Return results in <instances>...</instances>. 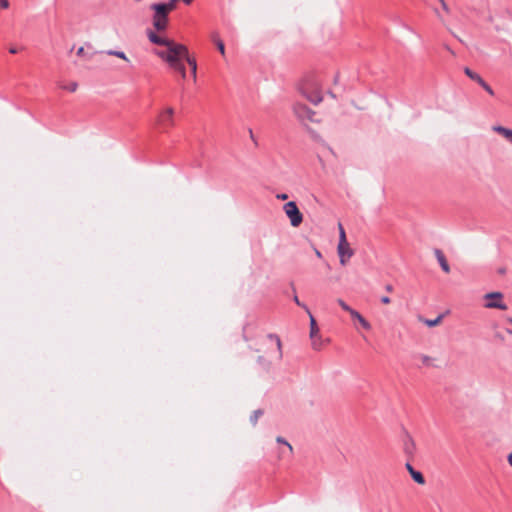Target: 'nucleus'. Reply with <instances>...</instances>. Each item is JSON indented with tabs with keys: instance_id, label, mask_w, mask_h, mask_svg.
Listing matches in <instances>:
<instances>
[{
	"instance_id": "obj_1",
	"label": "nucleus",
	"mask_w": 512,
	"mask_h": 512,
	"mask_svg": "<svg viewBox=\"0 0 512 512\" xmlns=\"http://www.w3.org/2000/svg\"><path fill=\"white\" fill-rule=\"evenodd\" d=\"M148 39L155 45L164 46L166 49H156L154 54L164 61L171 70L180 74L181 78L186 79L187 63L191 69V75L195 81L197 78V62L189 54L187 46L177 43L169 38L158 35L153 31H148Z\"/></svg>"
},
{
	"instance_id": "obj_2",
	"label": "nucleus",
	"mask_w": 512,
	"mask_h": 512,
	"mask_svg": "<svg viewBox=\"0 0 512 512\" xmlns=\"http://www.w3.org/2000/svg\"><path fill=\"white\" fill-rule=\"evenodd\" d=\"M299 91L303 97L314 105H318L323 100L321 87L315 78L303 80L299 85Z\"/></svg>"
},
{
	"instance_id": "obj_3",
	"label": "nucleus",
	"mask_w": 512,
	"mask_h": 512,
	"mask_svg": "<svg viewBox=\"0 0 512 512\" xmlns=\"http://www.w3.org/2000/svg\"><path fill=\"white\" fill-rule=\"evenodd\" d=\"M154 11L153 26L157 31H164L168 26V14L172 11V4L154 3L151 5Z\"/></svg>"
},
{
	"instance_id": "obj_4",
	"label": "nucleus",
	"mask_w": 512,
	"mask_h": 512,
	"mask_svg": "<svg viewBox=\"0 0 512 512\" xmlns=\"http://www.w3.org/2000/svg\"><path fill=\"white\" fill-rule=\"evenodd\" d=\"M175 125V109L173 107L167 106L158 112L155 126L159 132L168 133Z\"/></svg>"
},
{
	"instance_id": "obj_5",
	"label": "nucleus",
	"mask_w": 512,
	"mask_h": 512,
	"mask_svg": "<svg viewBox=\"0 0 512 512\" xmlns=\"http://www.w3.org/2000/svg\"><path fill=\"white\" fill-rule=\"evenodd\" d=\"M503 298L504 296L501 292H489L484 295V307L487 309L507 310L508 307L504 303Z\"/></svg>"
},
{
	"instance_id": "obj_6",
	"label": "nucleus",
	"mask_w": 512,
	"mask_h": 512,
	"mask_svg": "<svg viewBox=\"0 0 512 512\" xmlns=\"http://www.w3.org/2000/svg\"><path fill=\"white\" fill-rule=\"evenodd\" d=\"M283 210L293 227L300 226L303 221V215L294 201L287 202L283 206Z\"/></svg>"
},
{
	"instance_id": "obj_7",
	"label": "nucleus",
	"mask_w": 512,
	"mask_h": 512,
	"mask_svg": "<svg viewBox=\"0 0 512 512\" xmlns=\"http://www.w3.org/2000/svg\"><path fill=\"white\" fill-rule=\"evenodd\" d=\"M293 111L295 116L301 121V122H314V116L315 112L311 110L309 107H307L305 104L302 103H295L293 105Z\"/></svg>"
},
{
	"instance_id": "obj_8",
	"label": "nucleus",
	"mask_w": 512,
	"mask_h": 512,
	"mask_svg": "<svg viewBox=\"0 0 512 512\" xmlns=\"http://www.w3.org/2000/svg\"><path fill=\"white\" fill-rule=\"evenodd\" d=\"M464 73L466 76H468L471 80L475 81L477 84H479L489 95L494 96V90L492 87L476 72L471 70L468 67L464 68Z\"/></svg>"
},
{
	"instance_id": "obj_9",
	"label": "nucleus",
	"mask_w": 512,
	"mask_h": 512,
	"mask_svg": "<svg viewBox=\"0 0 512 512\" xmlns=\"http://www.w3.org/2000/svg\"><path fill=\"white\" fill-rule=\"evenodd\" d=\"M309 315V318H310V338L312 340V346L314 349H318L319 348V344H318V339L320 338L319 336V328L317 326V323H316V320L314 318V316L310 313L308 314Z\"/></svg>"
},
{
	"instance_id": "obj_10",
	"label": "nucleus",
	"mask_w": 512,
	"mask_h": 512,
	"mask_svg": "<svg viewBox=\"0 0 512 512\" xmlns=\"http://www.w3.org/2000/svg\"><path fill=\"white\" fill-rule=\"evenodd\" d=\"M337 252L340 258V263L342 265H346L347 260H349L354 254V251L350 248L349 243H347L346 246H343V248L338 245Z\"/></svg>"
},
{
	"instance_id": "obj_11",
	"label": "nucleus",
	"mask_w": 512,
	"mask_h": 512,
	"mask_svg": "<svg viewBox=\"0 0 512 512\" xmlns=\"http://www.w3.org/2000/svg\"><path fill=\"white\" fill-rule=\"evenodd\" d=\"M403 449L407 456L412 457L415 453L416 446L409 434H406L403 438Z\"/></svg>"
},
{
	"instance_id": "obj_12",
	"label": "nucleus",
	"mask_w": 512,
	"mask_h": 512,
	"mask_svg": "<svg viewBox=\"0 0 512 512\" xmlns=\"http://www.w3.org/2000/svg\"><path fill=\"white\" fill-rule=\"evenodd\" d=\"M406 468L416 483L425 484V478L420 471H416L410 463H406Z\"/></svg>"
},
{
	"instance_id": "obj_13",
	"label": "nucleus",
	"mask_w": 512,
	"mask_h": 512,
	"mask_svg": "<svg viewBox=\"0 0 512 512\" xmlns=\"http://www.w3.org/2000/svg\"><path fill=\"white\" fill-rule=\"evenodd\" d=\"M435 256H436L437 261L440 264L442 270L445 273H449L450 272V266H449V264H448V262L446 260L445 255L443 254V252L440 249H436L435 250Z\"/></svg>"
},
{
	"instance_id": "obj_14",
	"label": "nucleus",
	"mask_w": 512,
	"mask_h": 512,
	"mask_svg": "<svg viewBox=\"0 0 512 512\" xmlns=\"http://www.w3.org/2000/svg\"><path fill=\"white\" fill-rule=\"evenodd\" d=\"M350 316L359 322V324L365 329V330H370L371 329V325L370 323L358 312L356 311L355 309L351 312Z\"/></svg>"
},
{
	"instance_id": "obj_15",
	"label": "nucleus",
	"mask_w": 512,
	"mask_h": 512,
	"mask_svg": "<svg viewBox=\"0 0 512 512\" xmlns=\"http://www.w3.org/2000/svg\"><path fill=\"white\" fill-rule=\"evenodd\" d=\"M493 131L496 133L502 135L504 138H506L509 142L512 143V130L500 125L493 126Z\"/></svg>"
},
{
	"instance_id": "obj_16",
	"label": "nucleus",
	"mask_w": 512,
	"mask_h": 512,
	"mask_svg": "<svg viewBox=\"0 0 512 512\" xmlns=\"http://www.w3.org/2000/svg\"><path fill=\"white\" fill-rule=\"evenodd\" d=\"M211 39L217 46V49L221 53V55H225V45L224 42L220 39L219 34L217 32H213L211 34Z\"/></svg>"
},
{
	"instance_id": "obj_17",
	"label": "nucleus",
	"mask_w": 512,
	"mask_h": 512,
	"mask_svg": "<svg viewBox=\"0 0 512 512\" xmlns=\"http://www.w3.org/2000/svg\"><path fill=\"white\" fill-rule=\"evenodd\" d=\"M338 229H339V243L338 245H340L341 248H343V246H346L348 241H347V238H346V233H345V230L342 226L341 223L338 224Z\"/></svg>"
},
{
	"instance_id": "obj_18",
	"label": "nucleus",
	"mask_w": 512,
	"mask_h": 512,
	"mask_svg": "<svg viewBox=\"0 0 512 512\" xmlns=\"http://www.w3.org/2000/svg\"><path fill=\"white\" fill-rule=\"evenodd\" d=\"M338 229H339V243L338 245H340L341 248H343V246H346L348 241H347V238H346V233H345V230L342 226L341 223L338 224Z\"/></svg>"
},
{
	"instance_id": "obj_19",
	"label": "nucleus",
	"mask_w": 512,
	"mask_h": 512,
	"mask_svg": "<svg viewBox=\"0 0 512 512\" xmlns=\"http://www.w3.org/2000/svg\"><path fill=\"white\" fill-rule=\"evenodd\" d=\"M268 339L275 343L276 348H277L278 358H281L282 357V350H281L282 345H281L280 338L277 335L270 334V335H268Z\"/></svg>"
},
{
	"instance_id": "obj_20",
	"label": "nucleus",
	"mask_w": 512,
	"mask_h": 512,
	"mask_svg": "<svg viewBox=\"0 0 512 512\" xmlns=\"http://www.w3.org/2000/svg\"><path fill=\"white\" fill-rule=\"evenodd\" d=\"M442 319H443V315H439L437 318H435L433 320L420 318V321H422L428 327H435L441 323Z\"/></svg>"
},
{
	"instance_id": "obj_21",
	"label": "nucleus",
	"mask_w": 512,
	"mask_h": 512,
	"mask_svg": "<svg viewBox=\"0 0 512 512\" xmlns=\"http://www.w3.org/2000/svg\"><path fill=\"white\" fill-rule=\"evenodd\" d=\"M59 87L69 92H75L78 88V84L76 82H69L68 84H60Z\"/></svg>"
},
{
	"instance_id": "obj_22",
	"label": "nucleus",
	"mask_w": 512,
	"mask_h": 512,
	"mask_svg": "<svg viewBox=\"0 0 512 512\" xmlns=\"http://www.w3.org/2000/svg\"><path fill=\"white\" fill-rule=\"evenodd\" d=\"M263 414V411L258 409L253 412V414L250 416V421L253 425L257 424V421L259 417Z\"/></svg>"
},
{
	"instance_id": "obj_23",
	"label": "nucleus",
	"mask_w": 512,
	"mask_h": 512,
	"mask_svg": "<svg viewBox=\"0 0 512 512\" xmlns=\"http://www.w3.org/2000/svg\"><path fill=\"white\" fill-rule=\"evenodd\" d=\"M337 303L340 305V307L348 312L349 314H351V312L354 310L353 308H351L345 301H343L342 299H338L337 300Z\"/></svg>"
},
{
	"instance_id": "obj_24",
	"label": "nucleus",
	"mask_w": 512,
	"mask_h": 512,
	"mask_svg": "<svg viewBox=\"0 0 512 512\" xmlns=\"http://www.w3.org/2000/svg\"><path fill=\"white\" fill-rule=\"evenodd\" d=\"M293 300L298 306L302 307L308 314H310L309 308L299 300L297 295L294 296Z\"/></svg>"
},
{
	"instance_id": "obj_25",
	"label": "nucleus",
	"mask_w": 512,
	"mask_h": 512,
	"mask_svg": "<svg viewBox=\"0 0 512 512\" xmlns=\"http://www.w3.org/2000/svg\"><path fill=\"white\" fill-rule=\"evenodd\" d=\"M277 442L286 445L288 450H289V452L292 453V451H293L292 446L284 438L277 437Z\"/></svg>"
},
{
	"instance_id": "obj_26",
	"label": "nucleus",
	"mask_w": 512,
	"mask_h": 512,
	"mask_svg": "<svg viewBox=\"0 0 512 512\" xmlns=\"http://www.w3.org/2000/svg\"><path fill=\"white\" fill-rule=\"evenodd\" d=\"M114 56L118 57L120 59H123L125 61H128V58H127L126 54L124 52H122V51H117L116 50L115 53H114Z\"/></svg>"
},
{
	"instance_id": "obj_27",
	"label": "nucleus",
	"mask_w": 512,
	"mask_h": 512,
	"mask_svg": "<svg viewBox=\"0 0 512 512\" xmlns=\"http://www.w3.org/2000/svg\"><path fill=\"white\" fill-rule=\"evenodd\" d=\"M0 7L3 9H7L9 7V1L8 0H0Z\"/></svg>"
},
{
	"instance_id": "obj_28",
	"label": "nucleus",
	"mask_w": 512,
	"mask_h": 512,
	"mask_svg": "<svg viewBox=\"0 0 512 512\" xmlns=\"http://www.w3.org/2000/svg\"><path fill=\"white\" fill-rule=\"evenodd\" d=\"M77 56L79 57H85L86 56V53H85V50L83 47H80L77 52H76Z\"/></svg>"
},
{
	"instance_id": "obj_29",
	"label": "nucleus",
	"mask_w": 512,
	"mask_h": 512,
	"mask_svg": "<svg viewBox=\"0 0 512 512\" xmlns=\"http://www.w3.org/2000/svg\"><path fill=\"white\" fill-rule=\"evenodd\" d=\"M276 198L279 199V200H286L288 198V195L285 194V193L277 194Z\"/></svg>"
},
{
	"instance_id": "obj_30",
	"label": "nucleus",
	"mask_w": 512,
	"mask_h": 512,
	"mask_svg": "<svg viewBox=\"0 0 512 512\" xmlns=\"http://www.w3.org/2000/svg\"><path fill=\"white\" fill-rule=\"evenodd\" d=\"M381 302H382L383 304H389V303L391 302V300H390V298H389L388 296H383V297L381 298Z\"/></svg>"
},
{
	"instance_id": "obj_31",
	"label": "nucleus",
	"mask_w": 512,
	"mask_h": 512,
	"mask_svg": "<svg viewBox=\"0 0 512 512\" xmlns=\"http://www.w3.org/2000/svg\"><path fill=\"white\" fill-rule=\"evenodd\" d=\"M439 2L441 3L442 8H443L445 11H447V12H448V11H449V9H448V6H447L446 2H445L444 0H439Z\"/></svg>"
},
{
	"instance_id": "obj_32",
	"label": "nucleus",
	"mask_w": 512,
	"mask_h": 512,
	"mask_svg": "<svg viewBox=\"0 0 512 512\" xmlns=\"http://www.w3.org/2000/svg\"><path fill=\"white\" fill-rule=\"evenodd\" d=\"M177 1H178V0H170L167 4H172V10H174V9H175V7H176V2H177Z\"/></svg>"
},
{
	"instance_id": "obj_33",
	"label": "nucleus",
	"mask_w": 512,
	"mask_h": 512,
	"mask_svg": "<svg viewBox=\"0 0 512 512\" xmlns=\"http://www.w3.org/2000/svg\"><path fill=\"white\" fill-rule=\"evenodd\" d=\"M9 52H10L11 54H16V53L18 52V49H17V48H15V47H11V48L9 49Z\"/></svg>"
},
{
	"instance_id": "obj_34",
	"label": "nucleus",
	"mask_w": 512,
	"mask_h": 512,
	"mask_svg": "<svg viewBox=\"0 0 512 512\" xmlns=\"http://www.w3.org/2000/svg\"><path fill=\"white\" fill-rule=\"evenodd\" d=\"M385 289H386L387 292H392L393 291V287L390 284L386 285Z\"/></svg>"
},
{
	"instance_id": "obj_35",
	"label": "nucleus",
	"mask_w": 512,
	"mask_h": 512,
	"mask_svg": "<svg viewBox=\"0 0 512 512\" xmlns=\"http://www.w3.org/2000/svg\"><path fill=\"white\" fill-rule=\"evenodd\" d=\"M116 50H107L105 53L110 56H114Z\"/></svg>"
},
{
	"instance_id": "obj_36",
	"label": "nucleus",
	"mask_w": 512,
	"mask_h": 512,
	"mask_svg": "<svg viewBox=\"0 0 512 512\" xmlns=\"http://www.w3.org/2000/svg\"><path fill=\"white\" fill-rule=\"evenodd\" d=\"M422 360H423V363H428L430 358L428 356H423Z\"/></svg>"
},
{
	"instance_id": "obj_37",
	"label": "nucleus",
	"mask_w": 512,
	"mask_h": 512,
	"mask_svg": "<svg viewBox=\"0 0 512 512\" xmlns=\"http://www.w3.org/2000/svg\"><path fill=\"white\" fill-rule=\"evenodd\" d=\"M508 463L512 466V452L508 455Z\"/></svg>"
},
{
	"instance_id": "obj_38",
	"label": "nucleus",
	"mask_w": 512,
	"mask_h": 512,
	"mask_svg": "<svg viewBox=\"0 0 512 512\" xmlns=\"http://www.w3.org/2000/svg\"><path fill=\"white\" fill-rule=\"evenodd\" d=\"M182 1H183L186 5H190V4L193 2V0H182Z\"/></svg>"
},
{
	"instance_id": "obj_39",
	"label": "nucleus",
	"mask_w": 512,
	"mask_h": 512,
	"mask_svg": "<svg viewBox=\"0 0 512 512\" xmlns=\"http://www.w3.org/2000/svg\"><path fill=\"white\" fill-rule=\"evenodd\" d=\"M249 134H250L251 139L254 140V135H253L252 130H249Z\"/></svg>"
},
{
	"instance_id": "obj_40",
	"label": "nucleus",
	"mask_w": 512,
	"mask_h": 512,
	"mask_svg": "<svg viewBox=\"0 0 512 512\" xmlns=\"http://www.w3.org/2000/svg\"><path fill=\"white\" fill-rule=\"evenodd\" d=\"M316 255H317V257H319V258L322 256V254H321V252H320L319 250H316Z\"/></svg>"
},
{
	"instance_id": "obj_41",
	"label": "nucleus",
	"mask_w": 512,
	"mask_h": 512,
	"mask_svg": "<svg viewBox=\"0 0 512 512\" xmlns=\"http://www.w3.org/2000/svg\"><path fill=\"white\" fill-rule=\"evenodd\" d=\"M499 273H500V274L505 273V269H500V270H499Z\"/></svg>"
},
{
	"instance_id": "obj_42",
	"label": "nucleus",
	"mask_w": 512,
	"mask_h": 512,
	"mask_svg": "<svg viewBox=\"0 0 512 512\" xmlns=\"http://www.w3.org/2000/svg\"><path fill=\"white\" fill-rule=\"evenodd\" d=\"M508 322L512 324V318H509V319H508Z\"/></svg>"
}]
</instances>
